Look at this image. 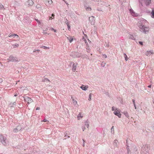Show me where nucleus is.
<instances>
[{"label": "nucleus", "mask_w": 154, "mask_h": 154, "mask_svg": "<svg viewBox=\"0 0 154 154\" xmlns=\"http://www.w3.org/2000/svg\"><path fill=\"white\" fill-rule=\"evenodd\" d=\"M80 88L83 90L86 91L87 90L88 87L87 86L82 85L80 87Z\"/></svg>", "instance_id": "13"}, {"label": "nucleus", "mask_w": 154, "mask_h": 154, "mask_svg": "<svg viewBox=\"0 0 154 154\" xmlns=\"http://www.w3.org/2000/svg\"><path fill=\"white\" fill-rule=\"evenodd\" d=\"M41 48H44L45 49H46L47 48H48L46 46H42L41 47Z\"/></svg>", "instance_id": "35"}, {"label": "nucleus", "mask_w": 154, "mask_h": 154, "mask_svg": "<svg viewBox=\"0 0 154 154\" xmlns=\"http://www.w3.org/2000/svg\"><path fill=\"white\" fill-rule=\"evenodd\" d=\"M40 51L39 50H35L33 51V52H35L36 54H38L39 53V52Z\"/></svg>", "instance_id": "25"}, {"label": "nucleus", "mask_w": 154, "mask_h": 154, "mask_svg": "<svg viewBox=\"0 0 154 154\" xmlns=\"http://www.w3.org/2000/svg\"><path fill=\"white\" fill-rule=\"evenodd\" d=\"M132 16L135 17H137L139 14L137 13H136L132 9H130L129 10Z\"/></svg>", "instance_id": "5"}, {"label": "nucleus", "mask_w": 154, "mask_h": 154, "mask_svg": "<svg viewBox=\"0 0 154 154\" xmlns=\"http://www.w3.org/2000/svg\"><path fill=\"white\" fill-rule=\"evenodd\" d=\"M71 98L72 99V100L73 101V103L74 104V105L76 107H77L78 106V105L77 104V102L75 100L73 97H71Z\"/></svg>", "instance_id": "14"}, {"label": "nucleus", "mask_w": 154, "mask_h": 154, "mask_svg": "<svg viewBox=\"0 0 154 154\" xmlns=\"http://www.w3.org/2000/svg\"><path fill=\"white\" fill-rule=\"evenodd\" d=\"M17 96V94H16L14 95V96H15V97Z\"/></svg>", "instance_id": "53"}, {"label": "nucleus", "mask_w": 154, "mask_h": 154, "mask_svg": "<svg viewBox=\"0 0 154 154\" xmlns=\"http://www.w3.org/2000/svg\"><path fill=\"white\" fill-rule=\"evenodd\" d=\"M141 3L144 2L146 5H149L151 3V0H139Z\"/></svg>", "instance_id": "8"}, {"label": "nucleus", "mask_w": 154, "mask_h": 154, "mask_svg": "<svg viewBox=\"0 0 154 154\" xmlns=\"http://www.w3.org/2000/svg\"><path fill=\"white\" fill-rule=\"evenodd\" d=\"M5 9L4 6L2 4H0V9Z\"/></svg>", "instance_id": "32"}, {"label": "nucleus", "mask_w": 154, "mask_h": 154, "mask_svg": "<svg viewBox=\"0 0 154 154\" xmlns=\"http://www.w3.org/2000/svg\"><path fill=\"white\" fill-rule=\"evenodd\" d=\"M117 109H118L117 108H114L113 107H112V111H114V110H115V111H116V110L118 111Z\"/></svg>", "instance_id": "30"}, {"label": "nucleus", "mask_w": 154, "mask_h": 154, "mask_svg": "<svg viewBox=\"0 0 154 154\" xmlns=\"http://www.w3.org/2000/svg\"><path fill=\"white\" fill-rule=\"evenodd\" d=\"M13 46L15 47H18L19 46V45L18 44L16 43L15 44L13 45Z\"/></svg>", "instance_id": "37"}, {"label": "nucleus", "mask_w": 154, "mask_h": 154, "mask_svg": "<svg viewBox=\"0 0 154 154\" xmlns=\"http://www.w3.org/2000/svg\"><path fill=\"white\" fill-rule=\"evenodd\" d=\"M84 41L87 45H90L91 44V41L89 39H84Z\"/></svg>", "instance_id": "11"}, {"label": "nucleus", "mask_w": 154, "mask_h": 154, "mask_svg": "<svg viewBox=\"0 0 154 154\" xmlns=\"http://www.w3.org/2000/svg\"><path fill=\"white\" fill-rule=\"evenodd\" d=\"M148 23L147 21L144 19L141 20L138 23V26L140 31L146 34L148 33L149 31V27L146 26Z\"/></svg>", "instance_id": "1"}, {"label": "nucleus", "mask_w": 154, "mask_h": 154, "mask_svg": "<svg viewBox=\"0 0 154 154\" xmlns=\"http://www.w3.org/2000/svg\"><path fill=\"white\" fill-rule=\"evenodd\" d=\"M83 140V146H85V141L84 140Z\"/></svg>", "instance_id": "46"}, {"label": "nucleus", "mask_w": 154, "mask_h": 154, "mask_svg": "<svg viewBox=\"0 0 154 154\" xmlns=\"http://www.w3.org/2000/svg\"><path fill=\"white\" fill-rule=\"evenodd\" d=\"M42 81L44 82H47V83L50 82V80L47 78H45L44 79H42Z\"/></svg>", "instance_id": "20"}, {"label": "nucleus", "mask_w": 154, "mask_h": 154, "mask_svg": "<svg viewBox=\"0 0 154 154\" xmlns=\"http://www.w3.org/2000/svg\"><path fill=\"white\" fill-rule=\"evenodd\" d=\"M34 4V2L32 0H28L26 3V5L28 6H30Z\"/></svg>", "instance_id": "7"}, {"label": "nucleus", "mask_w": 154, "mask_h": 154, "mask_svg": "<svg viewBox=\"0 0 154 154\" xmlns=\"http://www.w3.org/2000/svg\"><path fill=\"white\" fill-rule=\"evenodd\" d=\"M118 141L116 140H115L113 142V145L115 147H118Z\"/></svg>", "instance_id": "16"}, {"label": "nucleus", "mask_w": 154, "mask_h": 154, "mask_svg": "<svg viewBox=\"0 0 154 154\" xmlns=\"http://www.w3.org/2000/svg\"><path fill=\"white\" fill-rule=\"evenodd\" d=\"M127 152L128 153H129V152L130 151V150L129 149H128V147H127Z\"/></svg>", "instance_id": "47"}, {"label": "nucleus", "mask_w": 154, "mask_h": 154, "mask_svg": "<svg viewBox=\"0 0 154 154\" xmlns=\"http://www.w3.org/2000/svg\"><path fill=\"white\" fill-rule=\"evenodd\" d=\"M76 64H75L74 63L72 65V70L73 71L75 72L76 70Z\"/></svg>", "instance_id": "17"}, {"label": "nucleus", "mask_w": 154, "mask_h": 154, "mask_svg": "<svg viewBox=\"0 0 154 154\" xmlns=\"http://www.w3.org/2000/svg\"><path fill=\"white\" fill-rule=\"evenodd\" d=\"M123 113L124 114L125 116L127 118H129V116L128 115V114L127 112H123Z\"/></svg>", "instance_id": "21"}, {"label": "nucleus", "mask_w": 154, "mask_h": 154, "mask_svg": "<svg viewBox=\"0 0 154 154\" xmlns=\"http://www.w3.org/2000/svg\"><path fill=\"white\" fill-rule=\"evenodd\" d=\"M114 113L115 115L118 116L119 118H121V114L119 112H118L117 111H116V110L114 111Z\"/></svg>", "instance_id": "12"}, {"label": "nucleus", "mask_w": 154, "mask_h": 154, "mask_svg": "<svg viewBox=\"0 0 154 154\" xmlns=\"http://www.w3.org/2000/svg\"><path fill=\"white\" fill-rule=\"evenodd\" d=\"M2 82V79H0V83Z\"/></svg>", "instance_id": "49"}, {"label": "nucleus", "mask_w": 154, "mask_h": 154, "mask_svg": "<svg viewBox=\"0 0 154 154\" xmlns=\"http://www.w3.org/2000/svg\"><path fill=\"white\" fill-rule=\"evenodd\" d=\"M139 43L141 45H143V43L142 42H141V41H139Z\"/></svg>", "instance_id": "41"}, {"label": "nucleus", "mask_w": 154, "mask_h": 154, "mask_svg": "<svg viewBox=\"0 0 154 154\" xmlns=\"http://www.w3.org/2000/svg\"><path fill=\"white\" fill-rule=\"evenodd\" d=\"M85 126H86L87 128H88L89 125L88 122H87V121L85 122Z\"/></svg>", "instance_id": "24"}, {"label": "nucleus", "mask_w": 154, "mask_h": 154, "mask_svg": "<svg viewBox=\"0 0 154 154\" xmlns=\"http://www.w3.org/2000/svg\"><path fill=\"white\" fill-rule=\"evenodd\" d=\"M35 20L37 22L38 24H40L41 22L38 19H35Z\"/></svg>", "instance_id": "38"}, {"label": "nucleus", "mask_w": 154, "mask_h": 154, "mask_svg": "<svg viewBox=\"0 0 154 154\" xmlns=\"http://www.w3.org/2000/svg\"><path fill=\"white\" fill-rule=\"evenodd\" d=\"M124 57L125 58V59L126 61H127L128 60V58L127 56V55L125 54H124Z\"/></svg>", "instance_id": "27"}, {"label": "nucleus", "mask_w": 154, "mask_h": 154, "mask_svg": "<svg viewBox=\"0 0 154 154\" xmlns=\"http://www.w3.org/2000/svg\"><path fill=\"white\" fill-rule=\"evenodd\" d=\"M51 30H52V31H54V32H56V30L54 29H53V28H52L51 29Z\"/></svg>", "instance_id": "43"}, {"label": "nucleus", "mask_w": 154, "mask_h": 154, "mask_svg": "<svg viewBox=\"0 0 154 154\" xmlns=\"http://www.w3.org/2000/svg\"><path fill=\"white\" fill-rule=\"evenodd\" d=\"M67 26L68 27V29L69 30H70V26L69 25V24L68 23H67Z\"/></svg>", "instance_id": "34"}, {"label": "nucleus", "mask_w": 154, "mask_h": 154, "mask_svg": "<svg viewBox=\"0 0 154 154\" xmlns=\"http://www.w3.org/2000/svg\"><path fill=\"white\" fill-rule=\"evenodd\" d=\"M82 129L83 131H84V130L86 129L85 126V125L83 126H82Z\"/></svg>", "instance_id": "39"}, {"label": "nucleus", "mask_w": 154, "mask_h": 154, "mask_svg": "<svg viewBox=\"0 0 154 154\" xmlns=\"http://www.w3.org/2000/svg\"><path fill=\"white\" fill-rule=\"evenodd\" d=\"M67 133H66L65 134V136H66V135H67Z\"/></svg>", "instance_id": "54"}, {"label": "nucleus", "mask_w": 154, "mask_h": 154, "mask_svg": "<svg viewBox=\"0 0 154 154\" xmlns=\"http://www.w3.org/2000/svg\"><path fill=\"white\" fill-rule=\"evenodd\" d=\"M85 8L86 10L87 11H91V8L89 7H86L85 6Z\"/></svg>", "instance_id": "22"}, {"label": "nucleus", "mask_w": 154, "mask_h": 154, "mask_svg": "<svg viewBox=\"0 0 154 154\" xmlns=\"http://www.w3.org/2000/svg\"><path fill=\"white\" fill-rule=\"evenodd\" d=\"M16 103L15 102H14L12 104L11 103L10 104V106L11 107H14L16 105Z\"/></svg>", "instance_id": "23"}, {"label": "nucleus", "mask_w": 154, "mask_h": 154, "mask_svg": "<svg viewBox=\"0 0 154 154\" xmlns=\"http://www.w3.org/2000/svg\"><path fill=\"white\" fill-rule=\"evenodd\" d=\"M106 64V63L103 62H102V63L101 64V66L102 67H103L105 66Z\"/></svg>", "instance_id": "33"}, {"label": "nucleus", "mask_w": 154, "mask_h": 154, "mask_svg": "<svg viewBox=\"0 0 154 154\" xmlns=\"http://www.w3.org/2000/svg\"><path fill=\"white\" fill-rule=\"evenodd\" d=\"M69 42L71 43L73 39H68Z\"/></svg>", "instance_id": "45"}, {"label": "nucleus", "mask_w": 154, "mask_h": 154, "mask_svg": "<svg viewBox=\"0 0 154 154\" xmlns=\"http://www.w3.org/2000/svg\"><path fill=\"white\" fill-rule=\"evenodd\" d=\"M24 98L25 101L28 104L33 102V100L30 97H25Z\"/></svg>", "instance_id": "4"}, {"label": "nucleus", "mask_w": 154, "mask_h": 154, "mask_svg": "<svg viewBox=\"0 0 154 154\" xmlns=\"http://www.w3.org/2000/svg\"><path fill=\"white\" fill-rule=\"evenodd\" d=\"M83 117V115L81 114L80 113H79L78 115L77 116V119L78 120H79L81 118H82Z\"/></svg>", "instance_id": "18"}, {"label": "nucleus", "mask_w": 154, "mask_h": 154, "mask_svg": "<svg viewBox=\"0 0 154 154\" xmlns=\"http://www.w3.org/2000/svg\"><path fill=\"white\" fill-rule=\"evenodd\" d=\"M74 54H75L74 55H72L74 57H79L80 56V54L78 53L75 52V53Z\"/></svg>", "instance_id": "19"}, {"label": "nucleus", "mask_w": 154, "mask_h": 154, "mask_svg": "<svg viewBox=\"0 0 154 154\" xmlns=\"http://www.w3.org/2000/svg\"><path fill=\"white\" fill-rule=\"evenodd\" d=\"M8 36L9 37L12 38H19L18 35L15 34H12L11 35L9 34Z\"/></svg>", "instance_id": "10"}, {"label": "nucleus", "mask_w": 154, "mask_h": 154, "mask_svg": "<svg viewBox=\"0 0 154 154\" xmlns=\"http://www.w3.org/2000/svg\"><path fill=\"white\" fill-rule=\"evenodd\" d=\"M86 50H87V51L88 53H89L90 52V48L88 46L87 47V48H86Z\"/></svg>", "instance_id": "31"}, {"label": "nucleus", "mask_w": 154, "mask_h": 154, "mask_svg": "<svg viewBox=\"0 0 154 154\" xmlns=\"http://www.w3.org/2000/svg\"><path fill=\"white\" fill-rule=\"evenodd\" d=\"M151 86H152L151 85H150L148 86V87L149 88H151Z\"/></svg>", "instance_id": "51"}, {"label": "nucleus", "mask_w": 154, "mask_h": 154, "mask_svg": "<svg viewBox=\"0 0 154 154\" xmlns=\"http://www.w3.org/2000/svg\"><path fill=\"white\" fill-rule=\"evenodd\" d=\"M89 21L91 24H94L95 22V18L94 16H92L89 17Z\"/></svg>", "instance_id": "6"}, {"label": "nucleus", "mask_w": 154, "mask_h": 154, "mask_svg": "<svg viewBox=\"0 0 154 154\" xmlns=\"http://www.w3.org/2000/svg\"><path fill=\"white\" fill-rule=\"evenodd\" d=\"M127 147H128V149H129L128 148V146Z\"/></svg>", "instance_id": "55"}, {"label": "nucleus", "mask_w": 154, "mask_h": 154, "mask_svg": "<svg viewBox=\"0 0 154 154\" xmlns=\"http://www.w3.org/2000/svg\"><path fill=\"white\" fill-rule=\"evenodd\" d=\"M152 54V52L151 51H147L146 53V54L147 56H149L150 55Z\"/></svg>", "instance_id": "15"}, {"label": "nucleus", "mask_w": 154, "mask_h": 154, "mask_svg": "<svg viewBox=\"0 0 154 154\" xmlns=\"http://www.w3.org/2000/svg\"><path fill=\"white\" fill-rule=\"evenodd\" d=\"M111 131L112 133L113 132V133H114V128L113 126H112V127L111 128Z\"/></svg>", "instance_id": "29"}, {"label": "nucleus", "mask_w": 154, "mask_h": 154, "mask_svg": "<svg viewBox=\"0 0 154 154\" xmlns=\"http://www.w3.org/2000/svg\"><path fill=\"white\" fill-rule=\"evenodd\" d=\"M40 108L39 107H37V108H36V110H39L40 109Z\"/></svg>", "instance_id": "52"}, {"label": "nucleus", "mask_w": 154, "mask_h": 154, "mask_svg": "<svg viewBox=\"0 0 154 154\" xmlns=\"http://www.w3.org/2000/svg\"><path fill=\"white\" fill-rule=\"evenodd\" d=\"M91 93H90L89 95V98L88 99V100L90 101L91 99Z\"/></svg>", "instance_id": "28"}, {"label": "nucleus", "mask_w": 154, "mask_h": 154, "mask_svg": "<svg viewBox=\"0 0 154 154\" xmlns=\"http://www.w3.org/2000/svg\"><path fill=\"white\" fill-rule=\"evenodd\" d=\"M132 102H133V104H135V100H134V99H133V100H132Z\"/></svg>", "instance_id": "48"}, {"label": "nucleus", "mask_w": 154, "mask_h": 154, "mask_svg": "<svg viewBox=\"0 0 154 154\" xmlns=\"http://www.w3.org/2000/svg\"><path fill=\"white\" fill-rule=\"evenodd\" d=\"M151 14H152V17L154 18V10H152V12H151Z\"/></svg>", "instance_id": "36"}, {"label": "nucleus", "mask_w": 154, "mask_h": 154, "mask_svg": "<svg viewBox=\"0 0 154 154\" xmlns=\"http://www.w3.org/2000/svg\"><path fill=\"white\" fill-rule=\"evenodd\" d=\"M69 136L68 137V138H69Z\"/></svg>", "instance_id": "56"}, {"label": "nucleus", "mask_w": 154, "mask_h": 154, "mask_svg": "<svg viewBox=\"0 0 154 154\" xmlns=\"http://www.w3.org/2000/svg\"><path fill=\"white\" fill-rule=\"evenodd\" d=\"M47 1L49 5L51 4L53 2L52 0H47Z\"/></svg>", "instance_id": "26"}, {"label": "nucleus", "mask_w": 154, "mask_h": 154, "mask_svg": "<svg viewBox=\"0 0 154 154\" xmlns=\"http://www.w3.org/2000/svg\"><path fill=\"white\" fill-rule=\"evenodd\" d=\"M48 121V120H47L46 119H45L43 120L42 121V122H47Z\"/></svg>", "instance_id": "44"}, {"label": "nucleus", "mask_w": 154, "mask_h": 154, "mask_svg": "<svg viewBox=\"0 0 154 154\" xmlns=\"http://www.w3.org/2000/svg\"><path fill=\"white\" fill-rule=\"evenodd\" d=\"M21 128L20 126H18L16 128H14L13 129V131L15 133H17L18 131L20 130Z\"/></svg>", "instance_id": "9"}, {"label": "nucleus", "mask_w": 154, "mask_h": 154, "mask_svg": "<svg viewBox=\"0 0 154 154\" xmlns=\"http://www.w3.org/2000/svg\"><path fill=\"white\" fill-rule=\"evenodd\" d=\"M7 60L8 62H15L18 61L17 58L14 57L12 55H11L9 56V58L7 59Z\"/></svg>", "instance_id": "3"}, {"label": "nucleus", "mask_w": 154, "mask_h": 154, "mask_svg": "<svg viewBox=\"0 0 154 154\" xmlns=\"http://www.w3.org/2000/svg\"><path fill=\"white\" fill-rule=\"evenodd\" d=\"M103 57L104 58H106L107 57V56L105 54H103Z\"/></svg>", "instance_id": "42"}, {"label": "nucleus", "mask_w": 154, "mask_h": 154, "mask_svg": "<svg viewBox=\"0 0 154 154\" xmlns=\"http://www.w3.org/2000/svg\"><path fill=\"white\" fill-rule=\"evenodd\" d=\"M6 139V138L3 135H0V141L4 145H6L7 144Z\"/></svg>", "instance_id": "2"}, {"label": "nucleus", "mask_w": 154, "mask_h": 154, "mask_svg": "<svg viewBox=\"0 0 154 154\" xmlns=\"http://www.w3.org/2000/svg\"><path fill=\"white\" fill-rule=\"evenodd\" d=\"M52 17H51V19H53L54 18V14H52Z\"/></svg>", "instance_id": "40"}, {"label": "nucleus", "mask_w": 154, "mask_h": 154, "mask_svg": "<svg viewBox=\"0 0 154 154\" xmlns=\"http://www.w3.org/2000/svg\"><path fill=\"white\" fill-rule=\"evenodd\" d=\"M134 106L135 109H137V107H136V106L135 104H134Z\"/></svg>", "instance_id": "50"}]
</instances>
